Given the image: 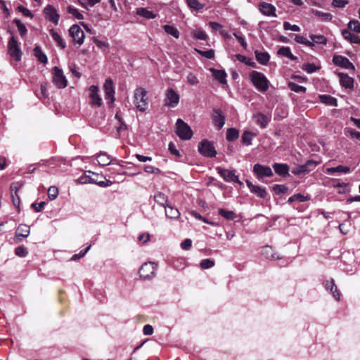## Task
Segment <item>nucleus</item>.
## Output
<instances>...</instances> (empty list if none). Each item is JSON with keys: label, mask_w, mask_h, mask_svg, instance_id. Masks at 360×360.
Here are the masks:
<instances>
[{"label": "nucleus", "mask_w": 360, "mask_h": 360, "mask_svg": "<svg viewBox=\"0 0 360 360\" xmlns=\"http://www.w3.org/2000/svg\"><path fill=\"white\" fill-rule=\"evenodd\" d=\"M164 30H165V32L167 33L168 34H170L176 39L179 37V32L177 30V29L175 28L174 27H173L172 25H166L164 26Z\"/></svg>", "instance_id": "obj_43"}, {"label": "nucleus", "mask_w": 360, "mask_h": 360, "mask_svg": "<svg viewBox=\"0 0 360 360\" xmlns=\"http://www.w3.org/2000/svg\"><path fill=\"white\" fill-rule=\"evenodd\" d=\"M320 102L330 105V106H337L338 102L337 99L330 95H320L319 96Z\"/></svg>", "instance_id": "obj_29"}, {"label": "nucleus", "mask_w": 360, "mask_h": 360, "mask_svg": "<svg viewBox=\"0 0 360 360\" xmlns=\"http://www.w3.org/2000/svg\"><path fill=\"white\" fill-rule=\"evenodd\" d=\"M101 0H80V4L87 8L89 6H94L96 4L100 2Z\"/></svg>", "instance_id": "obj_56"}, {"label": "nucleus", "mask_w": 360, "mask_h": 360, "mask_svg": "<svg viewBox=\"0 0 360 360\" xmlns=\"http://www.w3.org/2000/svg\"><path fill=\"white\" fill-rule=\"evenodd\" d=\"M348 4L345 0H333L332 5L336 8H344Z\"/></svg>", "instance_id": "obj_60"}, {"label": "nucleus", "mask_w": 360, "mask_h": 360, "mask_svg": "<svg viewBox=\"0 0 360 360\" xmlns=\"http://www.w3.org/2000/svg\"><path fill=\"white\" fill-rule=\"evenodd\" d=\"M58 195V188L56 186H51L48 190V196L51 200H55Z\"/></svg>", "instance_id": "obj_50"}, {"label": "nucleus", "mask_w": 360, "mask_h": 360, "mask_svg": "<svg viewBox=\"0 0 360 360\" xmlns=\"http://www.w3.org/2000/svg\"><path fill=\"white\" fill-rule=\"evenodd\" d=\"M309 200L310 197L309 195H304L301 193H297L290 197L288 200V202L292 203L294 201L305 202Z\"/></svg>", "instance_id": "obj_38"}, {"label": "nucleus", "mask_w": 360, "mask_h": 360, "mask_svg": "<svg viewBox=\"0 0 360 360\" xmlns=\"http://www.w3.org/2000/svg\"><path fill=\"white\" fill-rule=\"evenodd\" d=\"M212 120L214 127L217 129H221L225 124V116L220 109H213Z\"/></svg>", "instance_id": "obj_12"}, {"label": "nucleus", "mask_w": 360, "mask_h": 360, "mask_svg": "<svg viewBox=\"0 0 360 360\" xmlns=\"http://www.w3.org/2000/svg\"><path fill=\"white\" fill-rule=\"evenodd\" d=\"M70 35L75 43L82 45L84 42V34L81 27L77 25H73L69 30Z\"/></svg>", "instance_id": "obj_11"}, {"label": "nucleus", "mask_w": 360, "mask_h": 360, "mask_svg": "<svg viewBox=\"0 0 360 360\" xmlns=\"http://www.w3.org/2000/svg\"><path fill=\"white\" fill-rule=\"evenodd\" d=\"M257 60L262 64L266 65L270 58L269 54L266 52H259L258 51H255Z\"/></svg>", "instance_id": "obj_34"}, {"label": "nucleus", "mask_w": 360, "mask_h": 360, "mask_svg": "<svg viewBox=\"0 0 360 360\" xmlns=\"http://www.w3.org/2000/svg\"><path fill=\"white\" fill-rule=\"evenodd\" d=\"M253 172L258 179H262L264 177H270L274 174L271 167L260 164H255L254 165Z\"/></svg>", "instance_id": "obj_9"}, {"label": "nucleus", "mask_w": 360, "mask_h": 360, "mask_svg": "<svg viewBox=\"0 0 360 360\" xmlns=\"http://www.w3.org/2000/svg\"><path fill=\"white\" fill-rule=\"evenodd\" d=\"M325 287L327 290H330L333 294V297L336 300H340V293L339 292L337 286L335 284L334 280L331 278L330 281H326Z\"/></svg>", "instance_id": "obj_20"}, {"label": "nucleus", "mask_w": 360, "mask_h": 360, "mask_svg": "<svg viewBox=\"0 0 360 360\" xmlns=\"http://www.w3.org/2000/svg\"><path fill=\"white\" fill-rule=\"evenodd\" d=\"M13 22L15 24V25L18 27V30L20 34L21 37H24L26 35L27 30L25 27V25L22 23V22L18 19H14Z\"/></svg>", "instance_id": "obj_41"}, {"label": "nucleus", "mask_w": 360, "mask_h": 360, "mask_svg": "<svg viewBox=\"0 0 360 360\" xmlns=\"http://www.w3.org/2000/svg\"><path fill=\"white\" fill-rule=\"evenodd\" d=\"M210 71L212 72L214 77L217 80H218L221 84H226L227 75L224 70H216L214 68H211Z\"/></svg>", "instance_id": "obj_23"}, {"label": "nucleus", "mask_w": 360, "mask_h": 360, "mask_svg": "<svg viewBox=\"0 0 360 360\" xmlns=\"http://www.w3.org/2000/svg\"><path fill=\"white\" fill-rule=\"evenodd\" d=\"M89 98L91 104L99 107L102 105V98L98 94V87L92 85L89 87Z\"/></svg>", "instance_id": "obj_17"}, {"label": "nucleus", "mask_w": 360, "mask_h": 360, "mask_svg": "<svg viewBox=\"0 0 360 360\" xmlns=\"http://www.w3.org/2000/svg\"><path fill=\"white\" fill-rule=\"evenodd\" d=\"M68 12L75 16L77 19L82 20L84 18L83 15L79 13L78 9L72 6L68 7Z\"/></svg>", "instance_id": "obj_48"}, {"label": "nucleus", "mask_w": 360, "mask_h": 360, "mask_svg": "<svg viewBox=\"0 0 360 360\" xmlns=\"http://www.w3.org/2000/svg\"><path fill=\"white\" fill-rule=\"evenodd\" d=\"M15 253L16 255H18L19 257H24L27 255L28 251H27V248H25V247L18 246L15 248Z\"/></svg>", "instance_id": "obj_55"}, {"label": "nucleus", "mask_w": 360, "mask_h": 360, "mask_svg": "<svg viewBox=\"0 0 360 360\" xmlns=\"http://www.w3.org/2000/svg\"><path fill=\"white\" fill-rule=\"evenodd\" d=\"M8 53L15 61H20L22 57V51L19 47L17 39L12 36L8 44Z\"/></svg>", "instance_id": "obj_5"}, {"label": "nucleus", "mask_w": 360, "mask_h": 360, "mask_svg": "<svg viewBox=\"0 0 360 360\" xmlns=\"http://www.w3.org/2000/svg\"><path fill=\"white\" fill-rule=\"evenodd\" d=\"M307 172V169H306V166H304V165H298L294 167L292 170V173L296 175L305 174Z\"/></svg>", "instance_id": "obj_52"}, {"label": "nucleus", "mask_w": 360, "mask_h": 360, "mask_svg": "<svg viewBox=\"0 0 360 360\" xmlns=\"http://www.w3.org/2000/svg\"><path fill=\"white\" fill-rule=\"evenodd\" d=\"M156 264L153 262L144 263L139 269L140 277L143 279H150L155 276Z\"/></svg>", "instance_id": "obj_7"}, {"label": "nucleus", "mask_w": 360, "mask_h": 360, "mask_svg": "<svg viewBox=\"0 0 360 360\" xmlns=\"http://www.w3.org/2000/svg\"><path fill=\"white\" fill-rule=\"evenodd\" d=\"M214 265V262L210 259H205L200 262V266L202 269H206L212 267Z\"/></svg>", "instance_id": "obj_54"}, {"label": "nucleus", "mask_w": 360, "mask_h": 360, "mask_svg": "<svg viewBox=\"0 0 360 360\" xmlns=\"http://www.w3.org/2000/svg\"><path fill=\"white\" fill-rule=\"evenodd\" d=\"M335 172L349 174L351 172V169L349 167L338 165L336 167H329L326 169V173L328 174H333Z\"/></svg>", "instance_id": "obj_28"}, {"label": "nucleus", "mask_w": 360, "mask_h": 360, "mask_svg": "<svg viewBox=\"0 0 360 360\" xmlns=\"http://www.w3.org/2000/svg\"><path fill=\"white\" fill-rule=\"evenodd\" d=\"M187 82L191 85H195L198 83V79L194 74L189 73L187 75Z\"/></svg>", "instance_id": "obj_62"}, {"label": "nucleus", "mask_w": 360, "mask_h": 360, "mask_svg": "<svg viewBox=\"0 0 360 360\" xmlns=\"http://www.w3.org/2000/svg\"><path fill=\"white\" fill-rule=\"evenodd\" d=\"M148 91L143 87H137L134 92V104L141 112H145L148 106Z\"/></svg>", "instance_id": "obj_1"}, {"label": "nucleus", "mask_w": 360, "mask_h": 360, "mask_svg": "<svg viewBox=\"0 0 360 360\" xmlns=\"http://www.w3.org/2000/svg\"><path fill=\"white\" fill-rule=\"evenodd\" d=\"M44 14L46 19H48L49 21H51L55 25L58 23L60 15L53 6L51 5L46 6L44 9Z\"/></svg>", "instance_id": "obj_14"}, {"label": "nucleus", "mask_w": 360, "mask_h": 360, "mask_svg": "<svg viewBox=\"0 0 360 360\" xmlns=\"http://www.w3.org/2000/svg\"><path fill=\"white\" fill-rule=\"evenodd\" d=\"M277 53L280 56L287 57L292 60H295L297 59V58L291 53L290 49L288 46L281 47L278 50Z\"/></svg>", "instance_id": "obj_31"}, {"label": "nucleus", "mask_w": 360, "mask_h": 360, "mask_svg": "<svg viewBox=\"0 0 360 360\" xmlns=\"http://www.w3.org/2000/svg\"><path fill=\"white\" fill-rule=\"evenodd\" d=\"M304 166H306V169H307V172H310L313 170L316 166L318 165V162L313 161V160H308L305 164H304Z\"/></svg>", "instance_id": "obj_64"}, {"label": "nucleus", "mask_w": 360, "mask_h": 360, "mask_svg": "<svg viewBox=\"0 0 360 360\" xmlns=\"http://www.w3.org/2000/svg\"><path fill=\"white\" fill-rule=\"evenodd\" d=\"M302 69L306 71L307 73H313L318 70V68L312 63H306L302 66Z\"/></svg>", "instance_id": "obj_51"}, {"label": "nucleus", "mask_w": 360, "mask_h": 360, "mask_svg": "<svg viewBox=\"0 0 360 360\" xmlns=\"http://www.w3.org/2000/svg\"><path fill=\"white\" fill-rule=\"evenodd\" d=\"M351 31L349 29H345L342 31V35L344 39L352 44H360V37L352 33Z\"/></svg>", "instance_id": "obj_19"}, {"label": "nucleus", "mask_w": 360, "mask_h": 360, "mask_svg": "<svg viewBox=\"0 0 360 360\" xmlns=\"http://www.w3.org/2000/svg\"><path fill=\"white\" fill-rule=\"evenodd\" d=\"M250 78L254 86L259 91L264 92L268 90L269 82L265 75L257 71H252Z\"/></svg>", "instance_id": "obj_2"}, {"label": "nucleus", "mask_w": 360, "mask_h": 360, "mask_svg": "<svg viewBox=\"0 0 360 360\" xmlns=\"http://www.w3.org/2000/svg\"><path fill=\"white\" fill-rule=\"evenodd\" d=\"M50 34L53 39L57 43L58 46H59L62 49L66 47V44L65 41L62 39V37L60 36L58 33L54 31V30H51Z\"/></svg>", "instance_id": "obj_33"}, {"label": "nucleus", "mask_w": 360, "mask_h": 360, "mask_svg": "<svg viewBox=\"0 0 360 360\" xmlns=\"http://www.w3.org/2000/svg\"><path fill=\"white\" fill-rule=\"evenodd\" d=\"M136 13L138 15L145 17L148 19H153L155 17V14L152 11H150L144 8H138Z\"/></svg>", "instance_id": "obj_40"}, {"label": "nucleus", "mask_w": 360, "mask_h": 360, "mask_svg": "<svg viewBox=\"0 0 360 360\" xmlns=\"http://www.w3.org/2000/svg\"><path fill=\"white\" fill-rule=\"evenodd\" d=\"M53 82L59 89L67 86L68 81L63 75V70L58 67H54L52 70Z\"/></svg>", "instance_id": "obj_6"}, {"label": "nucleus", "mask_w": 360, "mask_h": 360, "mask_svg": "<svg viewBox=\"0 0 360 360\" xmlns=\"http://www.w3.org/2000/svg\"><path fill=\"white\" fill-rule=\"evenodd\" d=\"M262 255L269 259H279L281 258L277 255L273 248L269 245H266L262 248Z\"/></svg>", "instance_id": "obj_26"}, {"label": "nucleus", "mask_w": 360, "mask_h": 360, "mask_svg": "<svg viewBox=\"0 0 360 360\" xmlns=\"http://www.w3.org/2000/svg\"><path fill=\"white\" fill-rule=\"evenodd\" d=\"M338 75L340 77V84L343 87L347 89L353 88L354 79L352 77L344 73H339Z\"/></svg>", "instance_id": "obj_22"}, {"label": "nucleus", "mask_w": 360, "mask_h": 360, "mask_svg": "<svg viewBox=\"0 0 360 360\" xmlns=\"http://www.w3.org/2000/svg\"><path fill=\"white\" fill-rule=\"evenodd\" d=\"M194 37L200 40H205L207 39L206 33L202 30H197L194 32Z\"/></svg>", "instance_id": "obj_58"}, {"label": "nucleus", "mask_w": 360, "mask_h": 360, "mask_svg": "<svg viewBox=\"0 0 360 360\" xmlns=\"http://www.w3.org/2000/svg\"><path fill=\"white\" fill-rule=\"evenodd\" d=\"M154 200L158 205L165 207L169 204L167 203V196L162 193H158L154 195Z\"/></svg>", "instance_id": "obj_35"}, {"label": "nucleus", "mask_w": 360, "mask_h": 360, "mask_svg": "<svg viewBox=\"0 0 360 360\" xmlns=\"http://www.w3.org/2000/svg\"><path fill=\"white\" fill-rule=\"evenodd\" d=\"M239 136V132L234 128H230L226 131V139L229 141H233L236 140Z\"/></svg>", "instance_id": "obj_39"}, {"label": "nucleus", "mask_w": 360, "mask_h": 360, "mask_svg": "<svg viewBox=\"0 0 360 360\" xmlns=\"http://www.w3.org/2000/svg\"><path fill=\"white\" fill-rule=\"evenodd\" d=\"M258 9L263 15L266 16H277L276 14V8L271 4L264 1L260 2L258 5Z\"/></svg>", "instance_id": "obj_15"}, {"label": "nucleus", "mask_w": 360, "mask_h": 360, "mask_svg": "<svg viewBox=\"0 0 360 360\" xmlns=\"http://www.w3.org/2000/svg\"><path fill=\"white\" fill-rule=\"evenodd\" d=\"M90 248H91V245H89L84 250L80 251L79 254H75V255H72V257H71V260L75 261V260L84 257L86 255V253L89 250Z\"/></svg>", "instance_id": "obj_57"}, {"label": "nucleus", "mask_w": 360, "mask_h": 360, "mask_svg": "<svg viewBox=\"0 0 360 360\" xmlns=\"http://www.w3.org/2000/svg\"><path fill=\"white\" fill-rule=\"evenodd\" d=\"M288 87L291 91H295L296 93H304L306 91V88L304 86H300L294 82H289Z\"/></svg>", "instance_id": "obj_47"}, {"label": "nucleus", "mask_w": 360, "mask_h": 360, "mask_svg": "<svg viewBox=\"0 0 360 360\" xmlns=\"http://www.w3.org/2000/svg\"><path fill=\"white\" fill-rule=\"evenodd\" d=\"M168 149L170 153L177 157L181 156L179 151L176 148V146L174 143L170 142L168 145Z\"/></svg>", "instance_id": "obj_63"}, {"label": "nucleus", "mask_w": 360, "mask_h": 360, "mask_svg": "<svg viewBox=\"0 0 360 360\" xmlns=\"http://www.w3.org/2000/svg\"><path fill=\"white\" fill-rule=\"evenodd\" d=\"M295 41L298 44H304L309 47L314 46V43L309 41L307 39L301 35H295Z\"/></svg>", "instance_id": "obj_44"}, {"label": "nucleus", "mask_w": 360, "mask_h": 360, "mask_svg": "<svg viewBox=\"0 0 360 360\" xmlns=\"http://www.w3.org/2000/svg\"><path fill=\"white\" fill-rule=\"evenodd\" d=\"M115 160L106 153H101L97 155V161L101 166H107Z\"/></svg>", "instance_id": "obj_25"}, {"label": "nucleus", "mask_w": 360, "mask_h": 360, "mask_svg": "<svg viewBox=\"0 0 360 360\" xmlns=\"http://www.w3.org/2000/svg\"><path fill=\"white\" fill-rule=\"evenodd\" d=\"M273 168L275 172L280 176H285L288 174L289 167L285 164L275 163L273 165Z\"/></svg>", "instance_id": "obj_27"}, {"label": "nucleus", "mask_w": 360, "mask_h": 360, "mask_svg": "<svg viewBox=\"0 0 360 360\" xmlns=\"http://www.w3.org/2000/svg\"><path fill=\"white\" fill-rule=\"evenodd\" d=\"M309 38L311 39V42L314 43V46L315 44H322L326 45L328 43V39L326 37L321 34H309Z\"/></svg>", "instance_id": "obj_30"}, {"label": "nucleus", "mask_w": 360, "mask_h": 360, "mask_svg": "<svg viewBox=\"0 0 360 360\" xmlns=\"http://www.w3.org/2000/svg\"><path fill=\"white\" fill-rule=\"evenodd\" d=\"M103 88L105 99L109 100L110 103H112L115 101V86L112 80L111 79H107Z\"/></svg>", "instance_id": "obj_13"}, {"label": "nucleus", "mask_w": 360, "mask_h": 360, "mask_svg": "<svg viewBox=\"0 0 360 360\" xmlns=\"http://www.w3.org/2000/svg\"><path fill=\"white\" fill-rule=\"evenodd\" d=\"M164 102L165 105L175 108L179 104V96L174 89H168L165 92Z\"/></svg>", "instance_id": "obj_8"}, {"label": "nucleus", "mask_w": 360, "mask_h": 360, "mask_svg": "<svg viewBox=\"0 0 360 360\" xmlns=\"http://www.w3.org/2000/svg\"><path fill=\"white\" fill-rule=\"evenodd\" d=\"M333 62L337 66L354 70V65L349 60L348 58L342 56H334L333 58Z\"/></svg>", "instance_id": "obj_16"}, {"label": "nucleus", "mask_w": 360, "mask_h": 360, "mask_svg": "<svg viewBox=\"0 0 360 360\" xmlns=\"http://www.w3.org/2000/svg\"><path fill=\"white\" fill-rule=\"evenodd\" d=\"M253 134L249 131H245L242 135V141L244 144L250 146L252 144Z\"/></svg>", "instance_id": "obj_42"}, {"label": "nucleus", "mask_w": 360, "mask_h": 360, "mask_svg": "<svg viewBox=\"0 0 360 360\" xmlns=\"http://www.w3.org/2000/svg\"><path fill=\"white\" fill-rule=\"evenodd\" d=\"M186 4L191 9L196 11H201L205 7V4L198 0H186Z\"/></svg>", "instance_id": "obj_32"}, {"label": "nucleus", "mask_w": 360, "mask_h": 360, "mask_svg": "<svg viewBox=\"0 0 360 360\" xmlns=\"http://www.w3.org/2000/svg\"><path fill=\"white\" fill-rule=\"evenodd\" d=\"M217 170L225 181L241 184L238 176L236 174L235 170H229L221 167H217Z\"/></svg>", "instance_id": "obj_10"}, {"label": "nucleus", "mask_w": 360, "mask_h": 360, "mask_svg": "<svg viewBox=\"0 0 360 360\" xmlns=\"http://www.w3.org/2000/svg\"><path fill=\"white\" fill-rule=\"evenodd\" d=\"M176 134L182 140H190L193 136V131L187 123L179 118L176 122Z\"/></svg>", "instance_id": "obj_3"}, {"label": "nucleus", "mask_w": 360, "mask_h": 360, "mask_svg": "<svg viewBox=\"0 0 360 360\" xmlns=\"http://www.w3.org/2000/svg\"><path fill=\"white\" fill-rule=\"evenodd\" d=\"M34 54L35 57L38 59V60L41 63H47V57L41 51V49L39 46H36L34 49Z\"/></svg>", "instance_id": "obj_37"}, {"label": "nucleus", "mask_w": 360, "mask_h": 360, "mask_svg": "<svg viewBox=\"0 0 360 360\" xmlns=\"http://www.w3.org/2000/svg\"><path fill=\"white\" fill-rule=\"evenodd\" d=\"M219 214L226 219H233L236 218V214L233 211L219 209Z\"/></svg>", "instance_id": "obj_46"}, {"label": "nucleus", "mask_w": 360, "mask_h": 360, "mask_svg": "<svg viewBox=\"0 0 360 360\" xmlns=\"http://www.w3.org/2000/svg\"><path fill=\"white\" fill-rule=\"evenodd\" d=\"M165 215L167 218L171 219H177L180 216V212L176 207H174L169 205L165 207Z\"/></svg>", "instance_id": "obj_24"}, {"label": "nucleus", "mask_w": 360, "mask_h": 360, "mask_svg": "<svg viewBox=\"0 0 360 360\" xmlns=\"http://www.w3.org/2000/svg\"><path fill=\"white\" fill-rule=\"evenodd\" d=\"M247 186L250 191L261 198H266L267 192L265 188L259 186L253 185L250 181H246Z\"/></svg>", "instance_id": "obj_18"}, {"label": "nucleus", "mask_w": 360, "mask_h": 360, "mask_svg": "<svg viewBox=\"0 0 360 360\" xmlns=\"http://www.w3.org/2000/svg\"><path fill=\"white\" fill-rule=\"evenodd\" d=\"M347 27L349 30L356 33H360V22L358 20H350L347 25Z\"/></svg>", "instance_id": "obj_45"}, {"label": "nucleus", "mask_w": 360, "mask_h": 360, "mask_svg": "<svg viewBox=\"0 0 360 360\" xmlns=\"http://www.w3.org/2000/svg\"><path fill=\"white\" fill-rule=\"evenodd\" d=\"M312 13L318 17L322 18L324 20H331L333 18V16L331 14L328 13H323L319 11L313 10Z\"/></svg>", "instance_id": "obj_49"}, {"label": "nucleus", "mask_w": 360, "mask_h": 360, "mask_svg": "<svg viewBox=\"0 0 360 360\" xmlns=\"http://www.w3.org/2000/svg\"><path fill=\"white\" fill-rule=\"evenodd\" d=\"M30 234V228L25 224H20L16 231L17 237L27 238Z\"/></svg>", "instance_id": "obj_36"}, {"label": "nucleus", "mask_w": 360, "mask_h": 360, "mask_svg": "<svg viewBox=\"0 0 360 360\" xmlns=\"http://www.w3.org/2000/svg\"><path fill=\"white\" fill-rule=\"evenodd\" d=\"M198 150L200 154L207 158H213L217 155L213 143L207 139H204L199 143Z\"/></svg>", "instance_id": "obj_4"}, {"label": "nucleus", "mask_w": 360, "mask_h": 360, "mask_svg": "<svg viewBox=\"0 0 360 360\" xmlns=\"http://www.w3.org/2000/svg\"><path fill=\"white\" fill-rule=\"evenodd\" d=\"M144 171L150 174H160V170L158 168L154 167L151 165H146L144 167Z\"/></svg>", "instance_id": "obj_61"}, {"label": "nucleus", "mask_w": 360, "mask_h": 360, "mask_svg": "<svg viewBox=\"0 0 360 360\" xmlns=\"http://www.w3.org/2000/svg\"><path fill=\"white\" fill-rule=\"evenodd\" d=\"M253 119L256 124L259 125L262 128H265L270 122L269 117L260 112L254 115Z\"/></svg>", "instance_id": "obj_21"}, {"label": "nucleus", "mask_w": 360, "mask_h": 360, "mask_svg": "<svg viewBox=\"0 0 360 360\" xmlns=\"http://www.w3.org/2000/svg\"><path fill=\"white\" fill-rule=\"evenodd\" d=\"M288 189V187L285 185L276 184L273 186V191L276 194L284 193Z\"/></svg>", "instance_id": "obj_53"}, {"label": "nucleus", "mask_w": 360, "mask_h": 360, "mask_svg": "<svg viewBox=\"0 0 360 360\" xmlns=\"http://www.w3.org/2000/svg\"><path fill=\"white\" fill-rule=\"evenodd\" d=\"M198 52L201 56L208 59H212L214 57V51L212 49H210L208 51H199Z\"/></svg>", "instance_id": "obj_59"}]
</instances>
